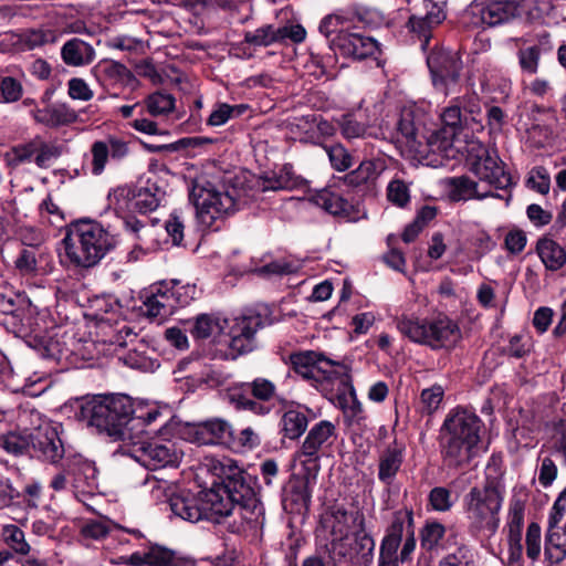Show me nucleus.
<instances>
[{"mask_svg":"<svg viewBox=\"0 0 566 566\" xmlns=\"http://www.w3.org/2000/svg\"><path fill=\"white\" fill-rule=\"evenodd\" d=\"M482 421L465 409H455L444 419L439 434L440 454L448 468H462L478 454Z\"/></svg>","mask_w":566,"mask_h":566,"instance_id":"nucleus-1","label":"nucleus"},{"mask_svg":"<svg viewBox=\"0 0 566 566\" xmlns=\"http://www.w3.org/2000/svg\"><path fill=\"white\" fill-rule=\"evenodd\" d=\"M505 490L497 478L486 479L472 486L462 499L468 532L475 538H491L500 527V512Z\"/></svg>","mask_w":566,"mask_h":566,"instance_id":"nucleus-2","label":"nucleus"},{"mask_svg":"<svg viewBox=\"0 0 566 566\" xmlns=\"http://www.w3.org/2000/svg\"><path fill=\"white\" fill-rule=\"evenodd\" d=\"M133 402L125 395H114L87 400L81 406L80 416L92 427L105 432L115 441H122V451L132 442L130 419Z\"/></svg>","mask_w":566,"mask_h":566,"instance_id":"nucleus-3","label":"nucleus"},{"mask_svg":"<svg viewBox=\"0 0 566 566\" xmlns=\"http://www.w3.org/2000/svg\"><path fill=\"white\" fill-rule=\"evenodd\" d=\"M116 243V238L107 229L88 219L73 222L63 239L70 262L86 269L99 263Z\"/></svg>","mask_w":566,"mask_h":566,"instance_id":"nucleus-4","label":"nucleus"},{"mask_svg":"<svg viewBox=\"0 0 566 566\" xmlns=\"http://www.w3.org/2000/svg\"><path fill=\"white\" fill-rule=\"evenodd\" d=\"M220 475L221 488L239 507V518L232 520L227 528L233 534H239L261 512V502L255 490L256 481L232 460L221 463Z\"/></svg>","mask_w":566,"mask_h":566,"instance_id":"nucleus-5","label":"nucleus"},{"mask_svg":"<svg viewBox=\"0 0 566 566\" xmlns=\"http://www.w3.org/2000/svg\"><path fill=\"white\" fill-rule=\"evenodd\" d=\"M397 328L411 342L427 345L432 349L453 348L461 339L459 325L448 316L421 319L402 315L397 319Z\"/></svg>","mask_w":566,"mask_h":566,"instance_id":"nucleus-6","label":"nucleus"},{"mask_svg":"<svg viewBox=\"0 0 566 566\" xmlns=\"http://www.w3.org/2000/svg\"><path fill=\"white\" fill-rule=\"evenodd\" d=\"M189 198L196 208L199 223L206 228L213 227L219 220H223L237 210L234 197L210 182L193 185Z\"/></svg>","mask_w":566,"mask_h":566,"instance_id":"nucleus-7","label":"nucleus"},{"mask_svg":"<svg viewBox=\"0 0 566 566\" xmlns=\"http://www.w3.org/2000/svg\"><path fill=\"white\" fill-rule=\"evenodd\" d=\"M468 164L480 180L496 189L505 190L512 186L511 175L504 170V164L496 151H491L479 140L468 144Z\"/></svg>","mask_w":566,"mask_h":566,"instance_id":"nucleus-8","label":"nucleus"},{"mask_svg":"<svg viewBox=\"0 0 566 566\" xmlns=\"http://www.w3.org/2000/svg\"><path fill=\"white\" fill-rule=\"evenodd\" d=\"M123 453L149 470L177 467L182 457L181 451L170 441L147 442L143 439L130 442Z\"/></svg>","mask_w":566,"mask_h":566,"instance_id":"nucleus-9","label":"nucleus"},{"mask_svg":"<svg viewBox=\"0 0 566 566\" xmlns=\"http://www.w3.org/2000/svg\"><path fill=\"white\" fill-rule=\"evenodd\" d=\"M427 65L434 88L444 95H448L452 86L458 84L463 69L460 54L446 49L432 50L427 56Z\"/></svg>","mask_w":566,"mask_h":566,"instance_id":"nucleus-10","label":"nucleus"},{"mask_svg":"<svg viewBox=\"0 0 566 566\" xmlns=\"http://www.w3.org/2000/svg\"><path fill=\"white\" fill-rule=\"evenodd\" d=\"M454 133L451 128L422 129L421 137L417 144H413L412 156L426 161L427 165H442L444 158H450L452 150Z\"/></svg>","mask_w":566,"mask_h":566,"instance_id":"nucleus-11","label":"nucleus"},{"mask_svg":"<svg viewBox=\"0 0 566 566\" xmlns=\"http://www.w3.org/2000/svg\"><path fill=\"white\" fill-rule=\"evenodd\" d=\"M264 326L260 313L248 312L233 319L230 329L229 352L226 358L235 359L238 356L252 352L255 348V334Z\"/></svg>","mask_w":566,"mask_h":566,"instance_id":"nucleus-12","label":"nucleus"},{"mask_svg":"<svg viewBox=\"0 0 566 566\" xmlns=\"http://www.w3.org/2000/svg\"><path fill=\"white\" fill-rule=\"evenodd\" d=\"M188 291L193 293L195 287L176 285L168 287L166 284L155 286L144 301L146 315L160 318L171 315L177 307L187 305L192 298V296L186 295Z\"/></svg>","mask_w":566,"mask_h":566,"instance_id":"nucleus-13","label":"nucleus"},{"mask_svg":"<svg viewBox=\"0 0 566 566\" xmlns=\"http://www.w3.org/2000/svg\"><path fill=\"white\" fill-rule=\"evenodd\" d=\"M336 438L335 424L328 420H321L308 430L302 446L294 454L295 460L302 464L316 463L333 446Z\"/></svg>","mask_w":566,"mask_h":566,"instance_id":"nucleus-14","label":"nucleus"},{"mask_svg":"<svg viewBox=\"0 0 566 566\" xmlns=\"http://www.w3.org/2000/svg\"><path fill=\"white\" fill-rule=\"evenodd\" d=\"M31 447L39 458L53 464L65 453L57 426L46 421L31 430Z\"/></svg>","mask_w":566,"mask_h":566,"instance_id":"nucleus-15","label":"nucleus"},{"mask_svg":"<svg viewBox=\"0 0 566 566\" xmlns=\"http://www.w3.org/2000/svg\"><path fill=\"white\" fill-rule=\"evenodd\" d=\"M205 520L221 524L229 523L231 517L239 518V507L230 499V495L221 488L216 485L212 489L202 491Z\"/></svg>","mask_w":566,"mask_h":566,"instance_id":"nucleus-16","label":"nucleus"},{"mask_svg":"<svg viewBox=\"0 0 566 566\" xmlns=\"http://www.w3.org/2000/svg\"><path fill=\"white\" fill-rule=\"evenodd\" d=\"M350 25L346 33L331 39V49L344 56L363 60L375 55L378 51V42L371 36H366L355 31Z\"/></svg>","mask_w":566,"mask_h":566,"instance_id":"nucleus-17","label":"nucleus"},{"mask_svg":"<svg viewBox=\"0 0 566 566\" xmlns=\"http://www.w3.org/2000/svg\"><path fill=\"white\" fill-rule=\"evenodd\" d=\"M305 38L306 31L301 24H290L280 28L266 24L244 34V41L254 46H269L276 42H283L286 39L294 43H301Z\"/></svg>","mask_w":566,"mask_h":566,"instance_id":"nucleus-18","label":"nucleus"},{"mask_svg":"<svg viewBox=\"0 0 566 566\" xmlns=\"http://www.w3.org/2000/svg\"><path fill=\"white\" fill-rule=\"evenodd\" d=\"M290 360L294 371L306 379H316L319 373L324 379H332L335 374L332 368L338 365L336 361L312 350L292 354Z\"/></svg>","mask_w":566,"mask_h":566,"instance_id":"nucleus-19","label":"nucleus"},{"mask_svg":"<svg viewBox=\"0 0 566 566\" xmlns=\"http://www.w3.org/2000/svg\"><path fill=\"white\" fill-rule=\"evenodd\" d=\"M92 154V174L101 175L111 157L119 161L129 155L128 143L123 138L109 135L104 140H96L91 146Z\"/></svg>","mask_w":566,"mask_h":566,"instance_id":"nucleus-20","label":"nucleus"},{"mask_svg":"<svg viewBox=\"0 0 566 566\" xmlns=\"http://www.w3.org/2000/svg\"><path fill=\"white\" fill-rule=\"evenodd\" d=\"M471 13L480 18L482 25L496 27L515 19L518 15V6L512 0L490 1L471 6Z\"/></svg>","mask_w":566,"mask_h":566,"instance_id":"nucleus-21","label":"nucleus"},{"mask_svg":"<svg viewBox=\"0 0 566 566\" xmlns=\"http://www.w3.org/2000/svg\"><path fill=\"white\" fill-rule=\"evenodd\" d=\"M408 518L406 513H394L391 524L380 544L378 566H398L397 552L403 536V523Z\"/></svg>","mask_w":566,"mask_h":566,"instance_id":"nucleus-22","label":"nucleus"},{"mask_svg":"<svg viewBox=\"0 0 566 566\" xmlns=\"http://www.w3.org/2000/svg\"><path fill=\"white\" fill-rule=\"evenodd\" d=\"M171 512L184 521L197 523L205 520L202 491L191 493L182 491L169 497Z\"/></svg>","mask_w":566,"mask_h":566,"instance_id":"nucleus-23","label":"nucleus"},{"mask_svg":"<svg viewBox=\"0 0 566 566\" xmlns=\"http://www.w3.org/2000/svg\"><path fill=\"white\" fill-rule=\"evenodd\" d=\"M192 440L199 444L226 443L232 438V426L222 419H211L190 428Z\"/></svg>","mask_w":566,"mask_h":566,"instance_id":"nucleus-24","label":"nucleus"},{"mask_svg":"<svg viewBox=\"0 0 566 566\" xmlns=\"http://www.w3.org/2000/svg\"><path fill=\"white\" fill-rule=\"evenodd\" d=\"M69 472L73 476V489L75 496L84 502L83 499L80 497V494L83 496L87 494H94L97 489L96 484V468L95 465L82 458H75L73 462L69 465Z\"/></svg>","mask_w":566,"mask_h":566,"instance_id":"nucleus-25","label":"nucleus"},{"mask_svg":"<svg viewBox=\"0 0 566 566\" xmlns=\"http://www.w3.org/2000/svg\"><path fill=\"white\" fill-rule=\"evenodd\" d=\"M406 446L403 442L394 440L379 454L378 479L390 485L403 462Z\"/></svg>","mask_w":566,"mask_h":566,"instance_id":"nucleus-26","label":"nucleus"},{"mask_svg":"<svg viewBox=\"0 0 566 566\" xmlns=\"http://www.w3.org/2000/svg\"><path fill=\"white\" fill-rule=\"evenodd\" d=\"M313 482L314 478L308 473L304 476H292L284 492V506L287 507L290 504L292 510L295 506L296 509L304 507V511H307L311 504Z\"/></svg>","mask_w":566,"mask_h":566,"instance_id":"nucleus-27","label":"nucleus"},{"mask_svg":"<svg viewBox=\"0 0 566 566\" xmlns=\"http://www.w3.org/2000/svg\"><path fill=\"white\" fill-rule=\"evenodd\" d=\"M553 50L551 35L543 33L537 35V42L533 45L521 48L517 51L518 65L522 72L534 75L538 71L539 59L542 54Z\"/></svg>","mask_w":566,"mask_h":566,"instance_id":"nucleus-28","label":"nucleus"},{"mask_svg":"<svg viewBox=\"0 0 566 566\" xmlns=\"http://www.w3.org/2000/svg\"><path fill=\"white\" fill-rule=\"evenodd\" d=\"M34 119L50 128L71 125L78 119L75 109L65 103L52 104L34 112Z\"/></svg>","mask_w":566,"mask_h":566,"instance_id":"nucleus-29","label":"nucleus"},{"mask_svg":"<svg viewBox=\"0 0 566 566\" xmlns=\"http://www.w3.org/2000/svg\"><path fill=\"white\" fill-rule=\"evenodd\" d=\"M448 197L451 201H468L470 199L482 200L486 197L502 198L494 192L480 193L478 191V182L468 176L451 177L446 180Z\"/></svg>","mask_w":566,"mask_h":566,"instance_id":"nucleus-30","label":"nucleus"},{"mask_svg":"<svg viewBox=\"0 0 566 566\" xmlns=\"http://www.w3.org/2000/svg\"><path fill=\"white\" fill-rule=\"evenodd\" d=\"M226 323V319L213 313H202L186 322L187 331L197 340L216 337L221 334Z\"/></svg>","mask_w":566,"mask_h":566,"instance_id":"nucleus-31","label":"nucleus"},{"mask_svg":"<svg viewBox=\"0 0 566 566\" xmlns=\"http://www.w3.org/2000/svg\"><path fill=\"white\" fill-rule=\"evenodd\" d=\"M386 169L382 159H368L359 164V166L344 176L345 185L349 187H360L369 185L375 186L378 177Z\"/></svg>","mask_w":566,"mask_h":566,"instance_id":"nucleus-32","label":"nucleus"},{"mask_svg":"<svg viewBox=\"0 0 566 566\" xmlns=\"http://www.w3.org/2000/svg\"><path fill=\"white\" fill-rule=\"evenodd\" d=\"M358 518L360 526H363V515L348 512L342 505H333L327 514L326 523L331 527V534L333 537H347L352 528V524Z\"/></svg>","mask_w":566,"mask_h":566,"instance_id":"nucleus-33","label":"nucleus"},{"mask_svg":"<svg viewBox=\"0 0 566 566\" xmlns=\"http://www.w3.org/2000/svg\"><path fill=\"white\" fill-rule=\"evenodd\" d=\"M61 55L65 64L82 66L90 64L95 57L94 49L85 41L73 38L64 43Z\"/></svg>","mask_w":566,"mask_h":566,"instance_id":"nucleus-34","label":"nucleus"},{"mask_svg":"<svg viewBox=\"0 0 566 566\" xmlns=\"http://www.w3.org/2000/svg\"><path fill=\"white\" fill-rule=\"evenodd\" d=\"M311 201L326 212L337 217H349L353 206L331 189H322L311 197Z\"/></svg>","mask_w":566,"mask_h":566,"instance_id":"nucleus-35","label":"nucleus"},{"mask_svg":"<svg viewBox=\"0 0 566 566\" xmlns=\"http://www.w3.org/2000/svg\"><path fill=\"white\" fill-rule=\"evenodd\" d=\"M544 556L551 565L566 559V523L552 531H546Z\"/></svg>","mask_w":566,"mask_h":566,"instance_id":"nucleus-36","label":"nucleus"},{"mask_svg":"<svg viewBox=\"0 0 566 566\" xmlns=\"http://www.w3.org/2000/svg\"><path fill=\"white\" fill-rule=\"evenodd\" d=\"M161 417L163 415L157 407L134 410L133 418L130 419V427L128 429L132 431V442L143 439L144 436L156 432L155 429H150L149 427L156 423Z\"/></svg>","mask_w":566,"mask_h":566,"instance_id":"nucleus-37","label":"nucleus"},{"mask_svg":"<svg viewBox=\"0 0 566 566\" xmlns=\"http://www.w3.org/2000/svg\"><path fill=\"white\" fill-rule=\"evenodd\" d=\"M420 124L417 123L415 113L410 109L401 112L400 118L397 124V129L400 135L399 142L402 143L409 153L413 150V144H417L421 137L422 129Z\"/></svg>","mask_w":566,"mask_h":566,"instance_id":"nucleus-38","label":"nucleus"},{"mask_svg":"<svg viewBox=\"0 0 566 566\" xmlns=\"http://www.w3.org/2000/svg\"><path fill=\"white\" fill-rule=\"evenodd\" d=\"M538 256L549 271H557L566 263L564 249L552 239H541L536 247Z\"/></svg>","mask_w":566,"mask_h":566,"instance_id":"nucleus-39","label":"nucleus"},{"mask_svg":"<svg viewBox=\"0 0 566 566\" xmlns=\"http://www.w3.org/2000/svg\"><path fill=\"white\" fill-rule=\"evenodd\" d=\"M149 566H184L187 558L177 551L159 544H153L147 549Z\"/></svg>","mask_w":566,"mask_h":566,"instance_id":"nucleus-40","label":"nucleus"},{"mask_svg":"<svg viewBox=\"0 0 566 566\" xmlns=\"http://www.w3.org/2000/svg\"><path fill=\"white\" fill-rule=\"evenodd\" d=\"M164 192L155 184L138 189L134 196L133 206L139 213L155 211L163 199Z\"/></svg>","mask_w":566,"mask_h":566,"instance_id":"nucleus-41","label":"nucleus"},{"mask_svg":"<svg viewBox=\"0 0 566 566\" xmlns=\"http://www.w3.org/2000/svg\"><path fill=\"white\" fill-rule=\"evenodd\" d=\"M281 424L284 437L292 440L297 439L305 432L308 424L306 410L304 412L297 409L285 411L282 416Z\"/></svg>","mask_w":566,"mask_h":566,"instance_id":"nucleus-42","label":"nucleus"},{"mask_svg":"<svg viewBox=\"0 0 566 566\" xmlns=\"http://www.w3.org/2000/svg\"><path fill=\"white\" fill-rule=\"evenodd\" d=\"M525 505L518 499H513L510 503L507 515V541H522V528L524 525Z\"/></svg>","mask_w":566,"mask_h":566,"instance_id":"nucleus-43","label":"nucleus"},{"mask_svg":"<svg viewBox=\"0 0 566 566\" xmlns=\"http://www.w3.org/2000/svg\"><path fill=\"white\" fill-rule=\"evenodd\" d=\"M441 120L443 123L441 128H451L454 136L463 125H468L469 117L463 114L462 99L460 97L455 98L450 106L444 108L441 114Z\"/></svg>","mask_w":566,"mask_h":566,"instance_id":"nucleus-44","label":"nucleus"},{"mask_svg":"<svg viewBox=\"0 0 566 566\" xmlns=\"http://www.w3.org/2000/svg\"><path fill=\"white\" fill-rule=\"evenodd\" d=\"M175 97L164 92H155L147 96L145 105L151 116H161L175 109Z\"/></svg>","mask_w":566,"mask_h":566,"instance_id":"nucleus-45","label":"nucleus"},{"mask_svg":"<svg viewBox=\"0 0 566 566\" xmlns=\"http://www.w3.org/2000/svg\"><path fill=\"white\" fill-rule=\"evenodd\" d=\"M247 108L248 106L243 104L229 105L227 103H220L211 112L210 116L207 119V124L210 126L224 125L229 119L242 115L247 111Z\"/></svg>","mask_w":566,"mask_h":566,"instance_id":"nucleus-46","label":"nucleus"},{"mask_svg":"<svg viewBox=\"0 0 566 566\" xmlns=\"http://www.w3.org/2000/svg\"><path fill=\"white\" fill-rule=\"evenodd\" d=\"M4 543L15 553L25 555L30 552V545L25 541L24 532L17 525H6L2 528Z\"/></svg>","mask_w":566,"mask_h":566,"instance_id":"nucleus-47","label":"nucleus"},{"mask_svg":"<svg viewBox=\"0 0 566 566\" xmlns=\"http://www.w3.org/2000/svg\"><path fill=\"white\" fill-rule=\"evenodd\" d=\"M350 25L352 22L347 18L329 14L321 21L318 30L331 41L332 38L346 33Z\"/></svg>","mask_w":566,"mask_h":566,"instance_id":"nucleus-48","label":"nucleus"},{"mask_svg":"<svg viewBox=\"0 0 566 566\" xmlns=\"http://www.w3.org/2000/svg\"><path fill=\"white\" fill-rule=\"evenodd\" d=\"M3 449L13 455H21L31 447V431L27 434L11 432L2 438Z\"/></svg>","mask_w":566,"mask_h":566,"instance_id":"nucleus-49","label":"nucleus"},{"mask_svg":"<svg viewBox=\"0 0 566 566\" xmlns=\"http://www.w3.org/2000/svg\"><path fill=\"white\" fill-rule=\"evenodd\" d=\"M98 71L105 78L113 82L124 83L132 77V72L124 64L113 60L101 62Z\"/></svg>","mask_w":566,"mask_h":566,"instance_id":"nucleus-50","label":"nucleus"},{"mask_svg":"<svg viewBox=\"0 0 566 566\" xmlns=\"http://www.w3.org/2000/svg\"><path fill=\"white\" fill-rule=\"evenodd\" d=\"M326 154L334 169L345 171L353 165V157L340 144L325 146Z\"/></svg>","mask_w":566,"mask_h":566,"instance_id":"nucleus-51","label":"nucleus"},{"mask_svg":"<svg viewBox=\"0 0 566 566\" xmlns=\"http://www.w3.org/2000/svg\"><path fill=\"white\" fill-rule=\"evenodd\" d=\"M62 154L61 147L53 143H46L41 137L38 140L35 165L40 168H48L54 159Z\"/></svg>","mask_w":566,"mask_h":566,"instance_id":"nucleus-52","label":"nucleus"},{"mask_svg":"<svg viewBox=\"0 0 566 566\" xmlns=\"http://www.w3.org/2000/svg\"><path fill=\"white\" fill-rule=\"evenodd\" d=\"M396 513H406L408 514V521L403 523V534L406 535L405 542L402 545V548L400 551V555L398 557V560L401 563H405L411 558L412 553L416 548V538H415V531H413V518H412V512L411 511H397Z\"/></svg>","mask_w":566,"mask_h":566,"instance_id":"nucleus-53","label":"nucleus"},{"mask_svg":"<svg viewBox=\"0 0 566 566\" xmlns=\"http://www.w3.org/2000/svg\"><path fill=\"white\" fill-rule=\"evenodd\" d=\"M297 263L286 258H281L271 261L270 263L259 268L256 271L261 275H287L297 272Z\"/></svg>","mask_w":566,"mask_h":566,"instance_id":"nucleus-54","label":"nucleus"},{"mask_svg":"<svg viewBox=\"0 0 566 566\" xmlns=\"http://www.w3.org/2000/svg\"><path fill=\"white\" fill-rule=\"evenodd\" d=\"M429 503L434 511L448 512L454 505L451 491L444 486L433 488L428 496Z\"/></svg>","mask_w":566,"mask_h":566,"instance_id":"nucleus-55","label":"nucleus"},{"mask_svg":"<svg viewBox=\"0 0 566 566\" xmlns=\"http://www.w3.org/2000/svg\"><path fill=\"white\" fill-rule=\"evenodd\" d=\"M38 140L39 136L32 138L31 140L24 144L14 146L11 150V161L17 165L32 161L35 164Z\"/></svg>","mask_w":566,"mask_h":566,"instance_id":"nucleus-56","label":"nucleus"},{"mask_svg":"<svg viewBox=\"0 0 566 566\" xmlns=\"http://www.w3.org/2000/svg\"><path fill=\"white\" fill-rule=\"evenodd\" d=\"M0 102L13 103L21 98L23 87L17 78L4 76L0 78Z\"/></svg>","mask_w":566,"mask_h":566,"instance_id":"nucleus-57","label":"nucleus"},{"mask_svg":"<svg viewBox=\"0 0 566 566\" xmlns=\"http://www.w3.org/2000/svg\"><path fill=\"white\" fill-rule=\"evenodd\" d=\"M526 555L531 560H536L542 551L541 526L537 523H531L526 531Z\"/></svg>","mask_w":566,"mask_h":566,"instance_id":"nucleus-58","label":"nucleus"},{"mask_svg":"<svg viewBox=\"0 0 566 566\" xmlns=\"http://www.w3.org/2000/svg\"><path fill=\"white\" fill-rule=\"evenodd\" d=\"M255 399L269 401L275 396V385L266 378H255L253 381L245 384Z\"/></svg>","mask_w":566,"mask_h":566,"instance_id":"nucleus-59","label":"nucleus"},{"mask_svg":"<svg viewBox=\"0 0 566 566\" xmlns=\"http://www.w3.org/2000/svg\"><path fill=\"white\" fill-rule=\"evenodd\" d=\"M354 553L355 555H360L361 559L365 563H369L373 558L374 549H375V541L374 538L367 534L364 530H360L355 533L354 539Z\"/></svg>","mask_w":566,"mask_h":566,"instance_id":"nucleus-60","label":"nucleus"},{"mask_svg":"<svg viewBox=\"0 0 566 566\" xmlns=\"http://www.w3.org/2000/svg\"><path fill=\"white\" fill-rule=\"evenodd\" d=\"M342 134L346 139L364 138L367 135L368 127L358 122L353 115H345L340 122Z\"/></svg>","mask_w":566,"mask_h":566,"instance_id":"nucleus-61","label":"nucleus"},{"mask_svg":"<svg viewBox=\"0 0 566 566\" xmlns=\"http://www.w3.org/2000/svg\"><path fill=\"white\" fill-rule=\"evenodd\" d=\"M387 198L391 203L405 207L410 200L408 186L400 179L390 181L387 187Z\"/></svg>","mask_w":566,"mask_h":566,"instance_id":"nucleus-62","label":"nucleus"},{"mask_svg":"<svg viewBox=\"0 0 566 566\" xmlns=\"http://www.w3.org/2000/svg\"><path fill=\"white\" fill-rule=\"evenodd\" d=\"M109 532L111 522L108 521H88L81 528V534L85 538H91L95 541H101L105 538L109 534Z\"/></svg>","mask_w":566,"mask_h":566,"instance_id":"nucleus-63","label":"nucleus"},{"mask_svg":"<svg viewBox=\"0 0 566 566\" xmlns=\"http://www.w3.org/2000/svg\"><path fill=\"white\" fill-rule=\"evenodd\" d=\"M552 446L555 453L563 458L566 463V419H562L555 423Z\"/></svg>","mask_w":566,"mask_h":566,"instance_id":"nucleus-64","label":"nucleus"}]
</instances>
